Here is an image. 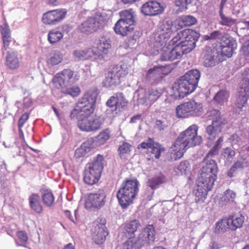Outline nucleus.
Masks as SVG:
<instances>
[{"label":"nucleus","mask_w":249,"mask_h":249,"mask_svg":"<svg viewBox=\"0 0 249 249\" xmlns=\"http://www.w3.org/2000/svg\"><path fill=\"white\" fill-rule=\"evenodd\" d=\"M126 104V100L121 92L117 93L110 97L106 103L107 106L112 111H116L118 108H122L125 106Z\"/></svg>","instance_id":"b1692460"},{"label":"nucleus","mask_w":249,"mask_h":249,"mask_svg":"<svg viewBox=\"0 0 249 249\" xmlns=\"http://www.w3.org/2000/svg\"><path fill=\"white\" fill-rule=\"evenodd\" d=\"M120 19L130 25L134 26L135 23V14L132 9L124 10L120 12Z\"/></svg>","instance_id":"473e14b6"},{"label":"nucleus","mask_w":249,"mask_h":249,"mask_svg":"<svg viewBox=\"0 0 249 249\" xmlns=\"http://www.w3.org/2000/svg\"><path fill=\"white\" fill-rule=\"evenodd\" d=\"M106 194L104 190H99L88 195L85 201V207L87 209H100L104 206L106 202Z\"/></svg>","instance_id":"dca6fc26"},{"label":"nucleus","mask_w":249,"mask_h":249,"mask_svg":"<svg viewBox=\"0 0 249 249\" xmlns=\"http://www.w3.org/2000/svg\"><path fill=\"white\" fill-rule=\"evenodd\" d=\"M203 59L204 65L205 67H213L215 65L217 60L218 55L217 53L214 51H212L210 48H207L203 53Z\"/></svg>","instance_id":"a878e982"},{"label":"nucleus","mask_w":249,"mask_h":249,"mask_svg":"<svg viewBox=\"0 0 249 249\" xmlns=\"http://www.w3.org/2000/svg\"><path fill=\"white\" fill-rule=\"evenodd\" d=\"M128 73L126 66L116 65L113 66L107 73L103 82L104 87H111L116 86L120 82V79L124 77Z\"/></svg>","instance_id":"ddd939ff"},{"label":"nucleus","mask_w":249,"mask_h":249,"mask_svg":"<svg viewBox=\"0 0 249 249\" xmlns=\"http://www.w3.org/2000/svg\"><path fill=\"white\" fill-rule=\"evenodd\" d=\"M196 22V18L191 15L183 16L176 20L177 26L180 28L195 25Z\"/></svg>","instance_id":"7c9ffc66"},{"label":"nucleus","mask_w":249,"mask_h":249,"mask_svg":"<svg viewBox=\"0 0 249 249\" xmlns=\"http://www.w3.org/2000/svg\"><path fill=\"white\" fill-rule=\"evenodd\" d=\"M66 14V9L50 11L43 15L42 21L45 24L56 25L65 18Z\"/></svg>","instance_id":"f3484780"},{"label":"nucleus","mask_w":249,"mask_h":249,"mask_svg":"<svg viewBox=\"0 0 249 249\" xmlns=\"http://www.w3.org/2000/svg\"><path fill=\"white\" fill-rule=\"evenodd\" d=\"M198 126L193 124L181 132L170 148L172 154L176 156L175 160L181 158L190 147L199 145L201 142V137L197 135Z\"/></svg>","instance_id":"20e7f679"},{"label":"nucleus","mask_w":249,"mask_h":249,"mask_svg":"<svg viewBox=\"0 0 249 249\" xmlns=\"http://www.w3.org/2000/svg\"><path fill=\"white\" fill-rule=\"evenodd\" d=\"M61 92L69 94L72 97L77 96L80 93V88L76 86L69 87V86L63 87L58 89Z\"/></svg>","instance_id":"a19ab883"},{"label":"nucleus","mask_w":249,"mask_h":249,"mask_svg":"<svg viewBox=\"0 0 249 249\" xmlns=\"http://www.w3.org/2000/svg\"><path fill=\"white\" fill-rule=\"evenodd\" d=\"M161 89H151L145 92L143 89L138 90L135 95L138 96L137 103L141 105H151L163 94Z\"/></svg>","instance_id":"4468645a"},{"label":"nucleus","mask_w":249,"mask_h":249,"mask_svg":"<svg viewBox=\"0 0 249 249\" xmlns=\"http://www.w3.org/2000/svg\"><path fill=\"white\" fill-rule=\"evenodd\" d=\"M134 30V27L130 25L121 19H119L115 23L114 27V30L115 32L122 36H125L128 35V33L131 32Z\"/></svg>","instance_id":"bb28decb"},{"label":"nucleus","mask_w":249,"mask_h":249,"mask_svg":"<svg viewBox=\"0 0 249 249\" xmlns=\"http://www.w3.org/2000/svg\"><path fill=\"white\" fill-rule=\"evenodd\" d=\"M229 35L227 34L223 33L219 31H215L210 34V36H206L205 38L207 40L208 39H215L219 40V42H221L224 36Z\"/></svg>","instance_id":"09e8293b"},{"label":"nucleus","mask_w":249,"mask_h":249,"mask_svg":"<svg viewBox=\"0 0 249 249\" xmlns=\"http://www.w3.org/2000/svg\"><path fill=\"white\" fill-rule=\"evenodd\" d=\"M101 223H96L91 229L92 237L94 241L97 244H101L106 240L108 234V231L105 226L106 220H101Z\"/></svg>","instance_id":"a211bd4d"},{"label":"nucleus","mask_w":249,"mask_h":249,"mask_svg":"<svg viewBox=\"0 0 249 249\" xmlns=\"http://www.w3.org/2000/svg\"><path fill=\"white\" fill-rule=\"evenodd\" d=\"M223 142V137H220L216 142V143L213 147V148L208 153L207 157H212L213 155L218 153L219 150L221 147V144Z\"/></svg>","instance_id":"8fccbe9b"},{"label":"nucleus","mask_w":249,"mask_h":249,"mask_svg":"<svg viewBox=\"0 0 249 249\" xmlns=\"http://www.w3.org/2000/svg\"><path fill=\"white\" fill-rule=\"evenodd\" d=\"M235 152L233 148L227 147L223 150L222 155L228 160H230L235 156Z\"/></svg>","instance_id":"6e6d98bb"},{"label":"nucleus","mask_w":249,"mask_h":249,"mask_svg":"<svg viewBox=\"0 0 249 249\" xmlns=\"http://www.w3.org/2000/svg\"><path fill=\"white\" fill-rule=\"evenodd\" d=\"M141 246L153 242L155 239V231L152 225H149L141 231L138 237L134 238Z\"/></svg>","instance_id":"6ab92c4d"},{"label":"nucleus","mask_w":249,"mask_h":249,"mask_svg":"<svg viewBox=\"0 0 249 249\" xmlns=\"http://www.w3.org/2000/svg\"><path fill=\"white\" fill-rule=\"evenodd\" d=\"M217 171V165L213 160L204 162L197 180L196 189L194 191L196 202L204 201L208 192L211 190L216 179Z\"/></svg>","instance_id":"f257e3e1"},{"label":"nucleus","mask_w":249,"mask_h":249,"mask_svg":"<svg viewBox=\"0 0 249 249\" xmlns=\"http://www.w3.org/2000/svg\"><path fill=\"white\" fill-rule=\"evenodd\" d=\"M29 203L30 208L36 213H40L43 211L42 206L40 202V196L37 194H32L29 197Z\"/></svg>","instance_id":"c756f323"},{"label":"nucleus","mask_w":249,"mask_h":249,"mask_svg":"<svg viewBox=\"0 0 249 249\" xmlns=\"http://www.w3.org/2000/svg\"><path fill=\"white\" fill-rule=\"evenodd\" d=\"M17 238L18 240L17 244L19 246H25L28 241L27 234L23 231H19L17 233Z\"/></svg>","instance_id":"603ef678"},{"label":"nucleus","mask_w":249,"mask_h":249,"mask_svg":"<svg viewBox=\"0 0 249 249\" xmlns=\"http://www.w3.org/2000/svg\"><path fill=\"white\" fill-rule=\"evenodd\" d=\"M227 228L230 229V225L228 223V219H222L216 223L215 231L216 232L224 231Z\"/></svg>","instance_id":"3c124183"},{"label":"nucleus","mask_w":249,"mask_h":249,"mask_svg":"<svg viewBox=\"0 0 249 249\" xmlns=\"http://www.w3.org/2000/svg\"><path fill=\"white\" fill-rule=\"evenodd\" d=\"M73 55L75 58L78 59H93V51L91 48L84 50H75L73 52Z\"/></svg>","instance_id":"58836bf2"},{"label":"nucleus","mask_w":249,"mask_h":249,"mask_svg":"<svg viewBox=\"0 0 249 249\" xmlns=\"http://www.w3.org/2000/svg\"><path fill=\"white\" fill-rule=\"evenodd\" d=\"M154 142V141L152 139H148L146 141H144L139 144L138 146V148H142L143 149H150L151 147H152Z\"/></svg>","instance_id":"4d7b16f0"},{"label":"nucleus","mask_w":249,"mask_h":249,"mask_svg":"<svg viewBox=\"0 0 249 249\" xmlns=\"http://www.w3.org/2000/svg\"><path fill=\"white\" fill-rule=\"evenodd\" d=\"M108 19L105 12L97 14L95 17L89 18L79 26L81 32L85 33H92L102 28Z\"/></svg>","instance_id":"f8f14e48"},{"label":"nucleus","mask_w":249,"mask_h":249,"mask_svg":"<svg viewBox=\"0 0 249 249\" xmlns=\"http://www.w3.org/2000/svg\"><path fill=\"white\" fill-rule=\"evenodd\" d=\"M240 52H249V40L243 44Z\"/></svg>","instance_id":"338daca9"},{"label":"nucleus","mask_w":249,"mask_h":249,"mask_svg":"<svg viewBox=\"0 0 249 249\" xmlns=\"http://www.w3.org/2000/svg\"><path fill=\"white\" fill-rule=\"evenodd\" d=\"M139 182L136 179L126 180L118 190L117 197L123 208L127 207L132 203L138 193Z\"/></svg>","instance_id":"0eeeda50"},{"label":"nucleus","mask_w":249,"mask_h":249,"mask_svg":"<svg viewBox=\"0 0 249 249\" xmlns=\"http://www.w3.org/2000/svg\"><path fill=\"white\" fill-rule=\"evenodd\" d=\"M169 72L165 66L154 67L149 69L146 73V79L153 83L160 81Z\"/></svg>","instance_id":"5701e85b"},{"label":"nucleus","mask_w":249,"mask_h":249,"mask_svg":"<svg viewBox=\"0 0 249 249\" xmlns=\"http://www.w3.org/2000/svg\"><path fill=\"white\" fill-rule=\"evenodd\" d=\"M166 126H167L165 123L161 120H158L156 121L155 123V127L159 130H163Z\"/></svg>","instance_id":"0e129e2a"},{"label":"nucleus","mask_w":249,"mask_h":249,"mask_svg":"<svg viewBox=\"0 0 249 249\" xmlns=\"http://www.w3.org/2000/svg\"><path fill=\"white\" fill-rule=\"evenodd\" d=\"M41 193L44 204L48 207L52 206L54 201V197L52 191L49 189L43 190Z\"/></svg>","instance_id":"4c0bfd02"},{"label":"nucleus","mask_w":249,"mask_h":249,"mask_svg":"<svg viewBox=\"0 0 249 249\" xmlns=\"http://www.w3.org/2000/svg\"><path fill=\"white\" fill-rule=\"evenodd\" d=\"M229 96L230 94L227 90H220L215 94L213 100L217 106H224L227 104Z\"/></svg>","instance_id":"2f4dec72"},{"label":"nucleus","mask_w":249,"mask_h":249,"mask_svg":"<svg viewBox=\"0 0 249 249\" xmlns=\"http://www.w3.org/2000/svg\"><path fill=\"white\" fill-rule=\"evenodd\" d=\"M29 114L28 113L23 114L20 117L18 122V127H22L29 118Z\"/></svg>","instance_id":"bf43d9fd"},{"label":"nucleus","mask_w":249,"mask_h":249,"mask_svg":"<svg viewBox=\"0 0 249 249\" xmlns=\"http://www.w3.org/2000/svg\"><path fill=\"white\" fill-rule=\"evenodd\" d=\"M132 145L128 142H124L118 148V151L122 159H126L130 157Z\"/></svg>","instance_id":"f704fd0d"},{"label":"nucleus","mask_w":249,"mask_h":249,"mask_svg":"<svg viewBox=\"0 0 249 249\" xmlns=\"http://www.w3.org/2000/svg\"><path fill=\"white\" fill-rule=\"evenodd\" d=\"M0 33L2 36L3 47L6 50L11 41L9 27L7 23H5L0 26Z\"/></svg>","instance_id":"c85d7f7f"},{"label":"nucleus","mask_w":249,"mask_h":249,"mask_svg":"<svg viewBox=\"0 0 249 249\" xmlns=\"http://www.w3.org/2000/svg\"><path fill=\"white\" fill-rule=\"evenodd\" d=\"M181 174H186L187 172L190 170V165L188 161L185 160L181 161L177 167Z\"/></svg>","instance_id":"5fc2aeb1"},{"label":"nucleus","mask_w":249,"mask_h":249,"mask_svg":"<svg viewBox=\"0 0 249 249\" xmlns=\"http://www.w3.org/2000/svg\"><path fill=\"white\" fill-rule=\"evenodd\" d=\"M243 79L240 84H245L246 83L245 79L248 80V85L249 87V68H247L244 70V72L242 73Z\"/></svg>","instance_id":"680f3d73"},{"label":"nucleus","mask_w":249,"mask_h":249,"mask_svg":"<svg viewBox=\"0 0 249 249\" xmlns=\"http://www.w3.org/2000/svg\"><path fill=\"white\" fill-rule=\"evenodd\" d=\"M110 132L108 129L101 131L94 139L96 146H100L105 144L109 139Z\"/></svg>","instance_id":"ea45409f"},{"label":"nucleus","mask_w":249,"mask_h":249,"mask_svg":"<svg viewBox=\"0 0 249 249\" xmlns=\"http://www.w3.org/2000/svg\"><path fill=\"white\" fill-rule=\"evenodd\" d=\"M97 93L96 91L89 90L79 99L77 103V109L73 110L71 117L74 118L76 116L78 120V126L80 130L90 132L89 116L94 111Z\"/></svg>","instance_id":"7ed1b4c3"},{"label":"nucleus","mask_w":249,"mask_h":249,"mask_svg":"<svg viewBox=\"0 0 249 249\" xmlns=\"http://www.w3.org/2000/svg\"><path fill=\"white\" fill-rule=\"evenodd\" d=\"M87 153L85 150H84L82 148L80 147L77 148L75 152V156L76 158H79L85 156Z\"/></svg>","instance_id":"e2e57ef3"},{"label":"nucleus","mask_w":249,"mask_h":249,"mask_svg":"<svg viewBox=\"0 0 249 249\" xmlns=\"http://www.w3.org/2000/svg\"><path fill=\"white\" fill-rule=\"evenodd\" d=\"M207 114L209 120H212V124L207 127L206 131L210 136L215 138L221 132L225 124V120L217 109H212Z\"/></svg>","instance_id":"9d476101"},{"label":"nucleus","mask_w":249,"mask_h":249,"mask_svg":"<svg viewBox=\"0 0 249 249\" xmlns=\"http://www.w3.org/2000/svg\"><path fill=\"white\" fill-rule=\"evenodd\" d=\"M219 248V245L217 243L212 241L209 244L208 249H218Z\"/></svg>","instance_id":"774afa93"},{"label":"nucleus","mask_w":249,"mask_h":249,"mask_svg":"<svg viewBox=\"0 0 249 249\" xmlns=\"http://www.w3.org/2000/svg\"><path fill=\"white\" fill-rule=\"evenodd\" d=\"M63 37V34L57 30L50 31L48 35V40L52 44H54L60 41Z\"/></svg>","instance_id":"37998d69"},{"label":"nucleus","mask_w":249,"mask_h":249,"mask_svg":"<svg viewBox=\"0 0 249 249\" xmlns=\"http://www.w3.org/2000/svg\"><path fill=\"white\" fill-rule=\"evenodd\" d=\"M141 227L139 221L137 220H134L125 224L124 229L128 236H131Z\"/></svg>","instance_id":"e433bc0d"},{"label":"nucleus","mask_w":249,"mask_h":249,"mask_svg":"<svg viewBox=\"0 0 249 249\" xmlns=\"http://www.w3.org/2000/svg\"><path fill=\"white\" fill-rule=\"evenodd\" d=\"M200 72L196 69L188 71L173 85L172 89L176 98L181 99L193 92L197 86Z\"/></svg>","instance_id":"39448f33"},{"label":"nucleus","mask_w":249,"mask_h":249,"mask_svg":"<svg viewBox=\"0 0 249 249\" xmlns=\"http://www.w3.org/2000/svg\"><path fill=\"white\" fill-rule=\"evenodd\" d=\"M172 30L168 26L163 25L158 30L155 36L154 46L157 51L160 50L161 61H170V59H166L167 56L171 55V43L167 44V41L170 37Z\"/></svg>","instance_id":"423d86ee"},{"label":"nucleus","mask_w":249,"mask_h":249,"mask_svg":"<svg viewBox=\"0 0 249 249\" xmlns=\"http://www.w3.org/2000/svg\"><path fill=\"white\" fill-rule=\"evenodd\" d=\"M192 0H176L175 4L177 6L180 7L181 10L187 9V5L191 2Z\"/></svg>","instance_id":"13d9d810"},{"label":"nucleus","mask_w":249,"mask_h":249,"mask_svg":"<svg viewBox=\"0 0 249 249\" xmlns=\"http://www.w3.org/2000/svg\"><path fill=\"white\" fill-rule=\"evenodd\" d=\"M103 157L98 155L91 163L87 165L84 176V181L86 183L93 185L97 182L103 169Z\"/></svg>","instance_id":"6e6552de"},{"label":"nucleus","mask_w":249,"mask_h":249,"mask_svg":"<svg viewBox=\"0 0 249 249\" xmlns=\"http://www.w3.org/2000/svg\"><path fill=\"white\" fill-rule=\"evenodd\" d=\"M150 149L151 158H155L157 159L160 157L161 153L164 151V148L162 147L161 144L155 142Z\"/></svg>","instance_id":"c03bdc74"},{"label":"nucleus","mask_w":249,"mask_h":249,"mask_svg":"<svg viewBox=\"0 0 249 249\" xmlns=\"http://www.w3.org/2000/svg\"><path fill=\"white\" fill-rule=\"evenodd\" d=\"M219 23L223 26L231 27L236 24L237 20L226 16L224 13L219 14Z\"/></svg>","instance_id":"a18cd8bd"},{"label":"nucleus","mask_w":249,"mask_h":249,"mask_svg":"<svg viewBox=\"0 0 249 249\" xmlns=\"http://www.w3.org/2000/svg\"><path fill=\"white\" fill-rule=\"evenodd\" d=\"M242 10V5L240 3H237L232 8V14L238 15L240 13Z\"/></svg>","instance_id":"69168bd1"},{"label":"nucleus","mask_w":249,"mask_h":249,"mask_svg":"<svg viewBox=\"0 0 249 249\" xmlns=\"http://www.w3.org/2000/svg\"><path fill=\"white\" fill-rule=\"evenodd\" d=\"M199 34L190 29L182 30L177 34L170 41L174 47H171V55L167 56L166 59H170V61L178 59L183 54L192 51L196 46Z\"/></svg>","instance_id":"f03ea898"},{"label":"nucleus","mask_w":249,"mask_h":249,"mask_svg":"<svg viewBox=\"0 0 249 249\" xmlns=\"http://www.w3.org/2000/svg\"><path fill=\"white\" fill-rule=\"evenodd\" d=\"M238 62L241 66L249 63V52H240Z\"/></svg>","instance_id":"864d4df0"},{"label":"nucleus","mask_w":249,"mask_h":249,"mask_svg":"<svg viewBox=\"0 0 249 249\" xmlns=\"http://www.w3.org/2000/svg\"><path fill=\"white\" fill-rule=\"evenodd\" d=\"M89 122L90 132L94 131L100 128L104 123V119L99 116L91 117L89 116Z\"/></svg>","instance_id":"79ce46f5"},{"label":"nucleus","mask_w":249,"mask_h":249,"mask_svg":"<svg viewBox=\"0 0 249 249\" xmlns=\"http://www.w3.org/2000/svg\"><path fill=\"white\" fill-rule=\"evenodd\" d=\"M110 47V40L105 36L101 37L97 43V46L91 48L93 59L100 61L105 60Z\"/></svg>","instance_id":"2eb2a0df"},{"label":"nucleus","mask_w":249,"mask_h":249,"mask_svg":"<svg viewBox=\"0 0 249 249\" xmlns=\"http://www.w3.org/2000/svg\"><path fill=\"white\" fill-rule=\"evenodd\" d=\"M141 247L134 238L131 237L123 245V249H140Z\"/></svg>","instance_id":"de8ad7c7"},{"label":"nucleus","mask_w":249,"mask_h":249,"mask_svg":"<svg viewBox=\"0 0 249 249\" xmlns=\"http://www.w3.org/2000/svg\"><path fill=\"white\" fill-rule=\"evenodd\" d=\"M219 43L221 54L228 57H231L237 47L236 41L229 35H226Z\"/></svg>","instance_id":"412c9836"},{"label":"nucleus","mask_w":249,"mask_h":249,"mask_svg":"<svg viewBox=\"0 0 249 249\" xmlns=\"http://www.w3.org/2000/svg\"><path fill=\"white\" fill-rule=\"evenodd\" d=\"M236 193L232 190L228 189L224 193L221 199L223 205H231L235 204Z\"/></svg>","instance_id":"72a5a7b5"},{"label":"nucleus","mask_w":249,"mask_h":249,"mask_svg":"<svg viewBox=\"0 0 249 249\" xmlns=\"http://www.w3.org/2000/svg\"><path fill=\"white\" fill-rule=\"evenodd\" d=\"M228 223L230 225V229L231 230H236L241 228L245 221V217L241 214H232L229 216Z\"/></svg>","instance_id":"cd10ccee"},{"label":"nucleus","mask_w":249,"mask_h":249,"mask_svg":"<svg viewBox=\"0 0 249 249\" xmlns=\"http://www.w3.org/2000/svg\"><path fill=\"white\" fill-rule=\"evenodd\" d=\"M63 55L62 54L58 52L55 51L52 53L50 59L48 61L49 64H51L52 66L56 65L62 62L63 60Z\"/></svg>","instance_id":"49530a36"},{"label":"nucleus","mask_w":249,"mask_h":249,"mask_svg":"<svg viewBox=\"0 0 249 249\" xmlns=\"http://www.w3.org/2000/svg\"><path fill=\"white\" fill-rule=\"evenodd\" d=\"M203 111L202 104L194 100L185 102L178 105L176 108L178 118L199 116L202 114Z\"/></svg>","instance_id":"1a4fd4ad"},{"label":"nucleus","mask_w":249,"mask_h":249,"mask_svg":"<svg viewBox=\"0 0 249 249\" xmlns=\"http://www.w3.org/2000/svg\"><path fill=\"white\" fill-rule=\"evenodd\" d=\"M164 8L160 2L150 0L144 3L141 8L142 12L146 16H155L161 14Z\"/></svg>","instance_id":"4be33fe9"},{"label":"nucleus","mask_w":249,"mask_h":249,"mask_svg":"<svg viewBox=\"0 0 249 249\" xmlns=\"http://www.w3.org/2000/svg\"><path fill=\"white\" fill-rule=\"evenodd\" d=\"M165 181L164 176L160 174L152 178L148 179L147 182V185L152 190H154L157 189L160 184L164 182Z\"/></svg>","instance_id":"c9c22d12"},{"label":"nucleus","mask_w":249,"mask_h":249,"mask_svg":"<svg viewBox=\"0 0 249 249\" xmlns=\"http://www.w3.org/2000/svg\"><path fill=\"white\" fill-rule=\"evenodd\" d=\"M246 83L240 84L238 91L235 95L234 103L237 108L240 110L246 105L249 98V87L248 80L245 79Z\"/></svg>","instance_id":"aec40b11"},{"label":"nucleus","mask_w":249,"mask_h":249,"mask_svg":"<svg viewBox=\"0 0 249 249\" xmlns=\"http://www.w3.org/2000/svg\"><path fill=\"white\" fill-rule=\"evenodd\" d=\"M90 150L96 146L95 141L93 138H90L83 143Z\"/></svg>","instance_id":"052dcab7"},{"label":"nucleus","mask_w":249,"mask_h":249,"mask_svg":"<svg viewBox=\"0 0 249 249\" xmlns=\"http://www.w3.org/2000/svg\"><path fill=\"white\" fill-rule=\"evenodd\" d=\"M80 76L74 73L73 71L69 69H66L56 73L53 77L52 82L53 87L57 89L70 86L79 79Z\"/></svg>","instance_id":"9b49d317"},{"label":"nucleus","mask_w":249,"mask_h":249,"mask_svg":"<svg viewBox=\"0 0 249 249\" xmlns=\"http://www.w3.org/2000/svg\"><path fill=\"white\" fill-rule=\"evenodd\" d=\"M22 58L17 52H7L6 56V65L11 70L18 69Z\"/></svg>","instance_id":"393cba45"}]
</instances>
